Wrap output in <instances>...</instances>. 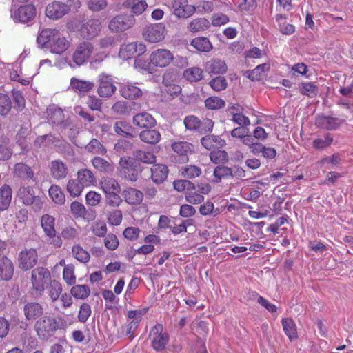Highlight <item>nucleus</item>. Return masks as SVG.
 Returning a JSON list of instances; mask_svg holds the SVG:
<instances>
[{
	"label": "nucleus",
	"mask_w": 353,
	"mask_h": 353,
	"mask_svg": "<svg viewBox=\"0 0 353 353\" xmlns=\"http://www.w3.org/2000/svg\"><path fill=\"white\" fill-rule=\"evenodd\" d=\"M80 0H68L65 3L54 1L46 6V16L54 20L62 18L72 10H77L81 7Z\"/></svg>",
	"instance_id": "f257e3e1"
},
{
	"label": "nucleus",
	"mask_w": 353,
	"mask_h": 353,
	"mask_svg": "<svg viewBox=\"0 0 353 353\" xmlns=\"http://www.w3.org/2000/svg\"><path fill=\"white\" fill-rule=\"evenodd\" d=\"M94 52L93 45L88 41H82L74 49L71 60L68 61L69 65L75 68L88 62Z\"/></svg>",
	"instance_id": "f03ea898"
},
{
	"label": "nucleus",
	"mask_w": 353,
	"mask_h": 353,
	"mask_svg": "<svg viewBox=\"0 0 353 353\" xmlns=\"http://www.w3.org/2000/svg\"><path fill=\"white\" fill-rule=\"evenodd\" d=\"M59 327L57 319L50 316H44L38 319L34 329L38 336L41 340H47L52 336Z\"/></svg>",
	"instance_id": "7ed1b4c3"
},
{
	"label": "nucleus",
	"mask_w": 353,
	"mask_h": 353,
	"mask_svg": "<svg viewBox=\"0 0 353 353\" xmlns=\"http://www.w3.org/2000/svg\"><path fill=\"white\" fill-rule=\"evenodd\" d=\"M31 281L33 290L41 294L52 281L51 274L47 268L39 267L32 271Z\"/></svg>",
	"instance_id": "20e7f679"
},
{
	"label": "nucleus",
	"mask_w": 353,
	"mask_h": 353,
	"mask_svg": "<svg viewBox=\"0 0 353 353\" xmlns=\"http://www.w3.org/2000/svg\"><path fill=\"white\" fill-rule=\"evenodd\" d=\"M174 59L173 54L168 49L159 48L150 55V63L155 67L165 68Z\"/></svg>",
	"instance_id": "39448f33"
},
{
	"label": "nucleus",
	"mask_w": 353,
	"mask_h": 353,
	"mask_svg": "<svg viewBox=\"0 0 353 353\" xmlns=\"http://www.w3.org/2000/svg\"><path fill=\"white\" fill-rule=\"evenodd\" d=\"M166 33L165 26L161 23H154L148 26L144 29L143 35L144 39L150 43H157L161 41Z\"/></svg>",
	"instance_id": "423d86ee"
},
{
	"label": "nucleus",
	"mask_w": 353,
	"mask_h": 353,
	"mask_svg": "<svg viewBox=\"0 0 353 353\" xmlns=\"http://www.w3.org/2000/svg\"><path fill=\"white\" fill-rule=\"evenodd\" d=\"M35 16L36 9L32 4L24 5L11 10V17L14 22L28 23L33 20Z\"/></svg>",
	"instance_id": "0eeeda50"
},
{
	"label": "nucleus",
	"mask_w": 353,
	"mask_h": 353,
	"mask_svg": "<svg viewBox=\"0 0 353 353\" xmlns=\"http://www.w3.org/2000/svg\"><path fill=\"white\" fill-rule=\"evenodd\" d=\"M163 327L161 324L154 326L150 333L152 338V345L157 351L163 350L169 341L168 334L163 332Z\"/></svg>",
	"instance_id": "6e6552de"
},
{
	"label": "nucleus",
	"mask_w": 353,
	"mask_h": 353,
	"mask_svg": "<svg viewBox=\"0 0 353 353\" xmlns=\"http://www.w3.org/2000/svg\"><path fill=\"white\" fill-rule=\"evenodd\" d=\"M173 14L179 19L190 17L196 11V6L190 5L188 0H172Z\"/></svg>",
	"instance_id": "1a4fd4ad"
},
{
	"label": "nucleus",
	"mask_w": 353,
	"mask_h": 353,
	"mask_svg": "<svg viewBox=\"0 0 353 353\" xmlns=\"http://www.w3.org/2000/svg\"><path fill=\"white\" fill-rule=\"evenodd\" d=\"M97 93L101 97L109 98L117 90V87L110 75L101 74L99 76Z\"/></svg>",
	"instance_id": "9d476101"
},
{
	"label": "nucleus",
	"mask_w": 353,
	"mask_h": 353,
	"mask_svg": "<svg viewBox=\"0 0 353 353\" xmlns=\"http://www.w3.org/2000/svg\"><path fill=\"white\" fill-rule=\"evenodd\" d=\"M19 267L23 270L33 268L37 263L38 254L34 248L24 249L19 254Z\"/></svg>",
	"instance_id": "9b49d317"
},
{
	"label": "nucleus",
	"mask_w": 353,
	"mask_h": 353,
	"mask_svg": "<svg viewBox=\"0 0 353 353\" xmlns=\"http://www.w3.org/2000/svg\"><path fill=\"white\" fill-rule=\"evenodd\" d=\"M145 50L146 47L144 44L134 42L125 43L120 47L119 57L123 60H127L136 54L139 56L143 54Z\"/></svg>",
	"instance_id": "f8f14e48"
},
{
	"label": "nucleus",
	"mask_w": 353,
	"mask_h": 353,
	"mask_svg": "<svg viewBox=\"0 0 353 353\" xmlns=\"http://www.w3.org/2000/svg\"><path fill=\"white\" fill-rule=\"evenodd\" d=\"M101 23L99 19H92L85 21L79 28L81 36L86 39L94 38L101 31Z\"/></svg>",
	"instance_id": "ddd939ff"
},
{
	"label": "nucleus",
	"mask_w": 353,
	"mask_h": 353,
	"mask_svg": "<svg viewBox=\"0 0 353 353\" xmlns=\"http://www.w3.org/2000/svg\"><path fill=\"white\" fill-rule=\"evenodd\" d=\"M343 122V120L332 116L319 115L316 118L315 125L317 128L323 130H334L338 129Z\"/></svg>",
	"instance_id": "4468645a"
},
{
	"label": "nucleus",
	"mask_w": 353,
	"mask_h": 353,
	"mask_svg": "<svg viewBox=\"0 0 353 353\" xmlns=\"http://www.w3.org/2000/svg\"><path fill=\"white\" fill-rule=\"evenodd\" d=\"M132 19L130 16L119 15L113 18L109 23L110 30L114 32H123L131 27Z\"/></svg>",
	"instance_id": "2eb2a0df"
},
{
	"label": "nucleus",
	"mask_w": 353,
	"mask_h": 353,
	"mask_svg": "<svg viewBox=\"0 0 353 353\" xmlns=\"http://www.w3.org/2000/svg\"><path fill=\"white\" fill-rule=\"evenodd\" d=\"M173 151L179 156V161L185 163L188 161V156L192 152V145L186 141H176L172 144Z\"/></svg>",
	"instance_id": "dca6fc26"
},
{
	"label": "nucleus",
	"mask_w": 353,
	"mask_h": 353,
	"mask_svg": "<svg viewBox=\"0 0 353 353\" xmlns=\"http://www.w3.org/2000/svg\"><path fill=\"white\" fill-rule=\"evenodd\" d=\"M14 264L7 256L0 257V279L3 281L10 280L14 274Z\"/></svg>",
	"instance_id": "f3484780"
},
{
	"label": "nucleus",
	"mask_w": 353,
	"mask_h": 353,
	"mask_svg": "<svg viewBox=\"0 0 353 353\" xmlns=\"http://www.w3.org/2000/svg\"><path fill=\"white\" fill-rule=\"evenodd\" d=\"M50 170L52 176L57 180L65 179L68 173V166L59 159L51 161Z\"/></svg>",
	"instance_id": "a211bd4d"
},
{
	"label": "nucleus",
	"mask_w": 353,
	"mask_h": 353,
	"mask_svg": "<svg viewBox=\"0 0 353 353\" xmlns=\"http://www.w3.org/2000/svg\"><path fill=\"white\" fill-rule=\"evenodd\" d=\"M94 83L89 81L81 80L79 79L72 77L70 79V88L79 94H85L91 90L94 87Z\"/></svg>",
	"instance_id": "6ab92c4d"
},
{
	"label": "nucleus",
	"mask_w": 353,
	"mask_h": 353,
	"mask_svg": "<svg viewBox=\"0 0 353 353\" xmlns=\"http://www.w3.org/2000/svg\"><path fill=\"white\" fill-rule=\"evenodd\" d=\"M133 124L140 128H148L154 126L156 120L148 112H141L133 117Z\"/></svg>",
	"instance_id": "aec40b11"
},
{
	"label": "nucleus",
	"mask_w": 353,
	"mask_h": 353,
	"mask_svg": "<svg viewBox=\"0 0 353 353\" xmlns=\"http://www.w3.org/2000/svg\"><path fill=\"white\" fill-rule=\"evenodd\" d=\"M57 32L58 30L56 29L47 28L43 30L37 37V41L38 44L42 48H50Z\"/></svg>",
	"instance_id": "412c9836"
},
{
	"label": "nucleus",
	"mask_w": 353,
	"mask_h": 353,
	"mask_svg": "<svg viewBox=\"0 0 353 353\" xmlns=\"http://www.w3.org/2000/svg\"><path fill=\"white\" fill-rule=\"evenodd\" d=\"M168 169L165 165L154 164L151 168V178L155 183H161L167 178Z\"/></svg>",
	"instance_id": "4be33fe9"
},
{
	"label": "nucleus",
	"mask_w": 353,
	"mask_h": 353,
	"mask_svg": "<svg viewBox=\"0 0 353 353\" xmlns=\"http://www.w3.org/2000/svg\"><path fill=\"white\" fill-rule=\"evenodd\" d=\"M120 93L123 97L128 99H135L142 95L141 90L131 83L123 84L120 88Z\"/></svg>",
	"instance_id": "5701e85b"
},
{
	"label": "nucleus",
	"mask_w": 353,
	"mask_h": 353,
	"mask_svg": "<svg viewBox=\"0 0 353 353\" xmlns=\"http://www.w3.org/2000/svg\"><path fill=\"white\" fill-rule=\"evenodd\" d=\"M70 46V42L62 37L58 31L55 35L54 40L50 45V50L52 53L61 54L65 52Z\"/></svg>",
	"instance_id": "b1692460"
},
{
	"label": "nucleus",
	"mask_w": 353,
	"mask_h": 353,
	"mask_svg": "<svg viewBox=\"0 0 353 353\" xmlns=\"http://www.w3.org/2000/svg\"><path fill=\"white\" fill-rule=\"evenodd\" d=\"M24 314L28 320H34L43 313L42 306L38 303H28L24 305Z\"/></svg>",
	"instance_id": "393cba45"
},
{
	"label": "nucleus",
	"mask_w": 353,
	"mask_h": 353,
	"mask_svg": "<svg viewBox=\"0 0 353 353\" xmlns=\"http://www.w3.org/2000/svg\"><path fill=\"white\" fill-rule=\"evenodd\" d=\"M12 199V190L6 184L0 188V210L3 211L8 208Z\"/></svg>",
	"instance_id": "a878e982"
},
{
	"label": "nucleus",
	"mask_w": 353,
	"mask_h": 353,
	"mask_svg": "<svg viewBox=\"0 0 353 353\" xmlns=\"http://www.w3.org/2000/svg\"><path fill=\"white\" fill-rule=\"evenodd\" d=\"M77 179L84 187L94 185L96 183V178L92 172L88 169H81L77 172Z\"/></svg>",
	"instance_id": "bb28decb"
},
{
	"label": "nucleus",
	"mask_w": 353,
	"mask_h": 353,
	"mask_svg": "<svg viewBox=\"0 0 353 353\" xmlns=\"http://www.w3.org/2000/svg\"><path fill=\"white\" fill-rule=\"evenodd\" d=\"M283 330L289 339L292 341L298 337L296 325L290 318H284L281 321Z\"/></svg>",
	"instance_id": "cd10ccee"
},
{
	"label": "nucleus",
	"mask_w": 353,
	"mask_h": 353,
	"mask_svg": "<svg viewBox=\"0 0 353 353\" xmlns=\"http://www.w3.org/2000/svg\"><path fill=\"white\" fill-rule=\"evenodd\" d=\"M333 141V136L330 133H325L322 137L314 139L312 146L317 150H323L329 148Z\"/></svg>",
	"instance_id": "c85d7f7f"
},
{
	"label": "nucleus",
	"mask_w": 353,
	"mask_h": 353,
	"mask_svg": "<svg viewBox=\"0 0 353 353\" xmlns=\"http://www.w3.org/2000/svg\"><path fill=\"white\" fill-rule=\"evenodd\" d=\"M206 70L211 74H223L227 71V65L224 61L215 59L207 63Z\"/></svg>",
	"instance_id": "c756f323"
},
{
	"label": "nucleus",
	"mask_w": 353,
	"mask_h": 353,
	"mask_svg": "<svg viewBox=\"0 0 353 353\" xmlns=\"http://www.w3.org/2000/svg\"><path fill=\"white\" fill-rule=\"evenodd\" d=\"M123 196L126 202L133 205L140 203L143 198V193L140 190L133 188H129L125 190Z\"/></svg>",
	"instance_id": "7c9ffc66"
},
{
	"label": "nucleus",
	"mask_w": 353,
	"mask_h": 353,
	"mask_svg": "<svg viewBox=\"0 0 353 353\" xmlns=\"http://www.w3.org/2000/svg\"><path fill=\"white\" fill-rule=\"evenodd\" d=\"M101 188L103 192L107 194L121 192V188L118 182L112 178H103L100 182Z\"/></svg>",
	"instance_id": "2f4dec72"
},
{
	"label": "nucleus",
	"mask_w": 353,
	"mask_h": 353,
	"mask_svg": "<svg viewBox=\"0 0 353 353\" xmlns=\"http://www.w3.org/2000/svg\"><path fill=\"white\" fill-rule=\"evenodd\" d=\"M232 118V120L236 124L241 126H248L250 125V121L246 116L240 112L238 108L232 105L228 109Z\"/></svg>",
	"instance_id": "473e14b6"
},
{
	"label": "nucleus",
	"mask_w": 353,
	"mask_h": 353,
	"mask_svg": "<svg viewBox=\"0 0 353 353\" xmlns=\"http://www.w3.org/2000/svg\"><path fill=\"white\" fill-rule=\"evenodd\" d=\"M140 139L143 142L155 144L161 139V134L157 130H146L140 133Z\"/></svg>",
	"instance_id": "72a5a7b5"
},
{
	"label": "nucleus",
	"mask_w": 353,
	"mask_h": 353,
	"mask_svg": "<svg viewBox=\"0 0 353 353\" xmlns=\"http://www.w3.org/2000/svg\"><path fill=\"white\" fill-rule=\"evenodd\" d=\"M210 26L209 21L205 18H197L190 21L188 29L192 32H198L207 30Z\"/></svg>",
	"instance_id": "f704fd0d"
},
{
	"label": "nucleus",
	"mask_w": 353,
	"mask_h": 353,
	"mask_svg": "<svg viewBox=\"0 0 353 353\" xmlns=\"http://www.w3.org/2000/svg\"><path fill=\"white\" fill-rule=\"evenodd\" d=\"M41 224L46 235L52 234L56 232L55 219L52 216L48 214L43 215L41 218Z\"/></svg>",
	"instance_id": "c9c22d12"
},
{
	"label": "nucleus",
	"mask_w": 353,
	"mask_h": 353,
	"mask_svg": "<svg viewBox=\"0 0 353 353\" xmlns=\"http://www.w3.org/2000/svg\"><path fill=\"white\" fill-rule=\"evenodd\" d=\"M190 45L200 52H207L212 50V45L206 37H197L192 40Z\"/></svg>",
	"instance_id": "e433bc0d"
},
{
	"label": "nucleus",
	"mask_w": 353,
	"mask_h": 353,
	"mask_svg": "<svg viewBox=\"0 0 353 353\" xmlns=\"http://www.w3.org/2000/svg\"><path fill=\"white\" fill-rule=\"evenodd\" d=\"M203 70L199 67H191L185 70L183 72L184 78L190 82H196L203 77Z\"/></svg>",
	"instance_id": "4c0bfd02"
},
{
	"label": "nucleus",
	"mask_w": 353,
	"mask_h": 353,
	"mask_svg": "<svg viewBox=\"0 0 353 353\" xmlns=\"http://www.w3.org/2000/svg\"><path fill=\"white\" fill-rule=\"evenodd\" d=\"M14 173L23 179H32L34 176L31 168L22 163H17L14 165Z\"/></svg>",
	"instance_id": "58836bf2"
},
{
	"label": "nucleus",
	"mask_w": 353,
	"mask_h": 353,
	"mask_svg": "<svg viewBox=\"0 0 353 353\" xmlns=\"http://www.w3.org/2000/svg\"><path fill=\"white\" fill-rule=\"evenodd\" d=\"M85 187L78 179H70L68 181L66 189L70 195L72 197H77L81 195Z\"/></svg>",
	"instance_id": "ea45409f"
},
{
	"label": "nucleus",
	"mask_w": 353,
	"mask_h": 353,
	"mask_svg": "<svg viewBox=\"0 0 353 353\" xmlns=\"http://www.w3.org/2000/svg\"><path fill=\"white\" fill-rule=\"evenodd\" d=\"M181 174L184 178L194 179L201 175V168L195 165H188L181 168Z\"/></svg>",
	"instance_id": "a19ab883"
},
{
	"label": "nucleus",
	"mask_w": 353,
	"mask_h": 353,
	"mask_svg": "<svg viewBox=\"0 0 353 353\" xmlns=\"http://www.w3.org/2000/svg\"><path fill=\"white\" fill-rule=\"evenodd\" d=\"M19 196L25 205H32L37 199L33 189L23 187L19 190Z\"/></svg>",
	"instance_id": "79ce46f5"
},
{
	"label": "nucleus",
	"mask_w": 353,
	"mask_h": 353,
	"mask_svg": "<svg viewBox=\"0 0 353 353\" xmlns=\"http://www.w3.org/2000/svg\"><path fill=\"white\" fill-rule=\"evenodd\" d=\"M270 68V64L265 63L257 65L254 69L250 71L248 77L252 81H259L263 74Z\"/></svg>",
	"instance_id": "37998d69"
},
{
	"label": "nucleus",
	"mask_w": 353,
	"mask_h": 353,
	"mask_svg": "<svg viewBox=\"0 0 353 353\" xmlns=\"http://www.w3.org/2000/svg\"><path fill=\"white\" fill-rule=\"evenodd\" d=\"M134 158L139 161L144 163L152 164L156 161V157L152 152L141 150H137L134 152Z\"/></svg>",
	"instance_id": "c03bdc74"
},
{
	"label": "nucleus",
	"mask_w": 353,
	"mask_h": 353,
	"mask_svg": "<svg viewBox=\"0 0 353 353\" xmlns=\"http://www.w3.org/2000/svg\"><path fill=\"white\" fill-rule=\"evenodd\" d=\"M49 196L57 204H63L65 201V194L60 187L52 185L49 189Z\"/></svg>",
	"instance_id": "a18cd8bd"
},
{
	"label": "nucleus",
	"mask_w": 353,
	"mask_h": 353,
	"mask_svg": "<svg viewBox=\"0 0 353 353\" xmlns=\"http://www.w3.org/2000/svg\"><path fill=\"white\" fill-rule=\"evenodd\" d=\"M72 253L73 256L81 263H85L90 260V256L88 252L84 250L79 244L73 245Z\"/></svg>",
	"instance_id": "49530a36"
},
{
	"label": "nucleus",
	"mask_w": 353,
	"mask_h": 353,
	"mask_svg": "<svg viewBox=\"0 0 353 353\" xmlns=\"http://www.w3.org/2000/svg\"><path fill=\"white\" fill-rule=\"evenodd\" d=\"M127 5L131 8L132 12L137 15L142 14L148 7V3L145 0H128Z\"/></svg>",
	"instance_id": "de8ad7c7"
},
{
	"label": "nucleus",
	"mask_w": 353,
	"mask_h": 353,
	"mask_svg": "<svg viewBox=\"0 0 353 353\" xmlns=\"http://www.w3.org/2000/svg\"><path fill=\"white\" fill-rule=\"evenodd\" d=\"M90 293V288L86 285H77L72 288V295L79 299H86Z\"/></svg>",
	"instance_id": "09e8293b"
},
{
	"label": "nucleus",
	"mask_w": 353,
	"mask_h": 353,
	"mask_svg": "<svg viewBox=\"0 0 353 353\" xmlns=\"http://www.w3.org/2000/svg\"><path fill=\"white\" fill-rule=\"evenodd\" d=\"M88 152L92 154H105L106 150L103 145L96 139H92L85 146Z\"/></svg>",
	"instance_id": "8fccbe9b"
},
{
	"label": "nucleus",
	"mask_w": 353,
	"mask_h": 353,
	"mask_svg": "<svg viewBox=\"0 0 353 353\" xmlns=\"http://www.w3.org/2000/svg\"><path fill=\"white\" fill-rule=\"evenodd\" d=\"M48 120L52 123H59L63 119L62 110L57 107H50L47 110Z\"/></svg>",
	"instance_id": "3c124183"
},
{
	"label": "nucleus",
	"mask_w": 353,
	"mask_h": 353,
	"mask_svg": "<svg viewBox=\"0 0 353 353\" xmlns=\"http://www.w3.org/2000/svg\"><path fill=\"white\" fill-rule=\"evenodd\" d=\"M301 93L308 97H314L317 95L318 89L316 85L312 82L302 83L300 85Z\"/></svg>",
	"instance_id": "603ef678"
},
{
	"label": "nucleus",
	"mask_w": 353,
	"mask_h": 353,
	"mask_svg": "<svg viewBox=\"0 0 353 353\" xmlns=\"http://www.w3.org/2000/svg\"><path fill=\"white\" fill-rule=\"evenodd\" d=\"M92 165L99 172H108L112 170L111 164L106 160L96 157L92 161Z\"/></svg>",
	"instance_id": "864d4df0"
},
{
	"label": "nucleus",
	"mask_w": 353,
	"mask_h": 353,
	"mask_svg": "<svg viewBox=\"0 0 353 353\" xmlns=\"http://www.w3.org/2000/svg\"><path fill=\"white\" fill-rule=\"evenodd\" d=\"M63 278L69 285H72L75 283L74 266L72 264H68L65 266L63 271Z\"/></svg>",
	"instance_id": "5fc2aeb1"
},
{
	"label": "nucleus",
	"mask_w": 353,
	"mask_h": 353,
	"mask_svg": "<svg viewBox=\"0 0 353 353\" xmlns=\"http://www.w3.org/2000/svg\"><path fill=\"white\" fill-rule=\"evenodd\" d=\"M205 107L210 110H218L223 108L225 102L218 97H210L205 101Z\"/></svg>",
	"instance_id": "6e6d98bb"
},
{
	"label": "nucleus",
	"mask_w": 353,
	"mask_h": 353,
	"mask_svg": "<svg viewBox=\"0 0 353 353\" xmlns=\"http://www.w3.org/2000/svg\"><path fill=\"white\" fill-rule=\"evenodd\" d=\"M50 288L48 290V294L52 300L54 302L58 300L62 292V286L61 283L57 281H52L50 283Z\"/></svg>",
	"instance_id": "4d7b16f0"
},
{
	"label": "nucleus",
	"mask_w": 353,
	"mask_h": 353,
	"mask_svg": "<svg viewBox=\"0 0 353 353\" xmlns=\"http://www.w3.org/2000/svg\"><path fill=\"white\" fill-rule=\"evenodd\" d=\"M112 109L114 113L121 115L129 114L131 112L130 105L128 102L123 101L116 102L112 105Z\"/></svg>",
	"instance_id": "13d9d810"
},
{
	"label": "nucleus",
	"mask_w": 353,
	"mask_h": 353,
	"mask_svg": "<svg viewBox=\"0 0 353 353\" xmlns=\"http://www.w3.org/2000/svg\"><path fill=\"white\" fill-rule=\"evenodd\" d=\"M185 198L188 203L193 205L201 203L204 201V196L192 189L186 192Z\"/></svg>",
	"instance_id": "bf43d9fd"
},
{
	"label": "nucleus",
	"mask_w": 353,
	"mask_h": 353,
	"mask_svg": "<svg viewBox=\"0 0 353 353\" xmlns=\"http://www.w3.org/2000/svg\"><path fill=\"white\" fill-rule=\"evenodd\" d=\"M114 130L117 134L123 137L131 135L132 128L129 123L124 121L116 122L114 125Z\"/></svg>",
	"instance_id": "052dcab7"
},
{
	"label": "nucleus",
	"mask_w": 353,
	"mask_h": 353,
	"mask_svg": "<svg viewBox=\"0 0 353 353\" xmlns=\"http://www.w3.org/2000/svg\"><path fill=\"white\" fill-rule=\"evenodd\" d=\"M173 186L174 190L178 192H183L185 190L187 191L190 189L195 190L194 184L190 181L186 179L176 180L173 182Z\"/></svg>",
	"instance_id": "680f3d73"
},
{
	"label": "nucleus",
	"mask_w": 353,
	"mask_h": 353,
	"mask_svg": "<svg viewBox=\"0 0 353 353\" xmlns=\"http://www.w3.org/2000/svg\"><path fill=\"white\" fill-rule=\"evenodd\" d=\"M231 174L232 168L225 166H217L213 172V175L215 178V182H219L221 179L229 176Z\"/></svg>",
	"instance_id": "e2e57ef3"
},
{
	"label": "nucleus",
	"mask_w": 353,
	"mask_h": 353,
	"mask_svg": "<svg viewBox=\"0 0 353 353\" xmlns=\"http://www.w3.org/2000/svg\"><path fill=\"white\" fill-rule=\"evenodd\" d=\"M11 110V101L7 94L0 93V114L5 116Z\"/></svg>",
	"instance_id": "0e129e2a"
},
{
	"label": "nucleus",
	"mask_w": 353,
	"mask_h": 353,
	"mask_svg": "<svg viewBox=\"0 0 353 353\" xmlns=\"http://www.w3.org/2000/svg\"><path fill=\"white\" fill-rule=\"evenodd\" d=\"M210 85L214 91L220 92L227 88L228 83L224 77L219 76L210 81Z\"/></svg>",
	"instance_id": "69168bd1"
},
{
	"label": "nucleus",
	"mask_w": 353,
	"mask_h": 353,
	"mask_svg": "<svg viewBox=\"0 0 353 353\" xmlns=\"http://www.w3.org/2000/svg\"><path fill=\"white\" fill-rule=\"evenodd\" d=\"M92 310L89 304L84 303L79 308L78 320L81 323H85L91 315Z\"/></svg>",
	"instance_id": "338daca9"
},
{
	"label": "nucleus",
	"mask_w": 353,
	"mask_h": 353,
	"mask_svg": "<svg viewBox=\"0 0 353 353\" xmlns=\"http://www.w3.org/2000/svg\"><path fill=\"white\" fill-rule=\"evenodd\" d=\"M210 157L212 162L218 164L227 161L228 154L224 150H216L211 152Z\"/></svg>",
	"instance_id": "774afa93"
}]
</instances>
